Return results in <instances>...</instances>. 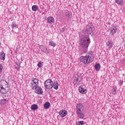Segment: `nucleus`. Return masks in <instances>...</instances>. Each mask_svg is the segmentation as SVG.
Returning a JSON list of instances; mask_svg holds the SVG:
<instances>
[{"label":"nucleus","mask_w":125,"mask_h":125,"mask_svg":"<svg viewBox=\"0 0 125 125\" xmlns=\"http://www.w3.org/2000/svg\"><path fill=\"white\" fill-rule=\"evenodd\" d=\"M9 99L6 98V99H2L0 100V105H4L6 104L7 102H8Z\"/></svg>","instance_id":"nucleus-14"},{"label":"nucleus","mask_w":125,"mask_h":125,"mask_svg":"<svg viewBox=\"0 0 125 125\" xmlns=\"http://www.w3.org/2000/svg\"><path fill=\"white\" fill-rule=\"evenodd\" d=\"M33 11H38L39 10V7L37 5H34L32 6Z\"/></svg>","instance_id":"nucleus-18"},{"label":"nucleus","mask_w":125,"mask_h":125,"mask_svg":"<svg viewBox=\"0 0 125 125\" xmlns=\"http://www.w3.org/2000/svg\"><path fill=\"white\" fill-rule=\"evenodd\" d=\"M77 112H81L82 110L83 109V104H77Z\"/></svg>","instance_id":"nucleus-10"},{"label":"nucleus","mask_w":125,"mask_h":125,"mask_svg":"<svg viewBox=\"0 0 125 125\" xmlns=\"http://www.w3.org/2000/svg\"><path fill=\"white\" fill-rule=\"evenodd\" d=\"M67 111L64 109H62L60 111L59 115L62 118H64V117H66V116H67Z\"/></svg>","instance_id":"nucleus-9"},{"label":"nucleus","mask_w":125,"mask_h":125,"mask_svg":"<svg viewBox=\"0 0 125 125\" xmlns=\"http://www.w3.org/2000/svg\"><path fill=\"white\" fill-rule=\"evenodd\" d=\"M77 125H83V121H79L77 122Z\"/></svg>","instance_id":"nucleus-27"},{"label":"nucleus","mask_w":125,"mask_h":125,"mask_svg":"<svg viewBox=\"0 0 125 125\" xmlns=\"http://www.w3.org/2000/svg\"><path fill=\"white\" fill-rule=\"evenodd\" d=\"M39 79L37 78H33L32 80L31 86L32 89H35V87L39 86Z\"/></svg>","instance_id":"nucleus-5"},{"label":"nucleus","mask_w":125,"mask_h":125,"mask_svg":"<svg viewBox=\"0 0 125 125\" xmlns=\"http://www.w3.org/2000/svg\"><path fill=\"white\" fill-rule=\"evenodd\" d=\"M58 86H59L58 83L56 82H54V83L52 85V87H53V88L55 89H58Z\"/></svg>","instance_id":"nucleus-17"},{"label":"nucleus","mask_w":125,"mask_h":125,"mask_svg":"<svg viewBox=\"0 0 125 125\" xmlns=\"http://www.w3.org/2000/svg\"><path fill=\"white\" fill-rule=\"evenodd\" d=\"M52 84H53V82L50 79H48L45 81L44 85L47 89H51Z\"/></svg>","instance_id":"nucleus-4"},{"label":"nucleus","mask_w":125,"mask_h":125,"mask_svg":"<svg viewBox=\"0 0 125 125\" xmlns=\"http://www.w3.org/2000/svg\"><path fill=\"white\" fill-rule=\"evenodd\" d=\"M80 62L85 65H87L94 60V55L92 52H88L85 56H82L80 58Z\"/></svg>","instance_id":"nucleus-2"},{"label":"nucleus","mask_w":125,"mask_h":125,"mask_svg":"<svg viewBox=\"0 0 125 125\" xmlns=\"http://www.w3.org/2000/svg\"><path fill=\"white\" fill-rule=\"evenodd\" d=\"M110 33L112 36L116 34L117 31H118V28L117 26L114 25H112L109 29Z\"/></svg>","instance_id":"nucleus-6"},{"label":"nucleus","mask_w":125,"mask_h":125,"mask_svg":"<svg viewBox=\"0 0 125 125\" xmlns=\"http://www.w3.org/2000/svg\"><path fill=\"white\" fill-rule=\"evenodd\" d=\"M2 69H3V66L0 63V74H1V72H2Z\"/></svg>","instance_id":"nucleus-26"},{"label":"nucleus","mask_w":125,"mask_h":125,"mask_svg":"<svg viewBox=\"0 0 125 125\" xmlns=\"http://www.w3.org/2000/svg\"><path fill=\"white\" fill-rule=\"evenodd\" d=\"M49 45H50L51 46H53V47H55V46H56V43L53 42V41L49 42Z\"/></svg>","instance_id":"nucleus-19"},{"label":"nucleus","mask_w":125,"mask_h":125,"mask_svg":"<svg viewBox=\"0 0 125 125\" xmlns=\"http://www.w3.org/2000/svg\"><path fill=\"white\" fill-rule=\"evenodd\" d=\"M0 60H5V53L3 51L0 53Z\"/></svg>","instance_id":"nucleus-16"},{"label":"nucleus","mask_w":125,"mask_h":125,"mask_svg":"<svg viewBox=\"0 0 125 125\" xmlns=\"http://www.w3.org/2000/svg\"><path fill=\"white\" fill-rule=\"evenodd\" d=\"M47 22L49 24H52L54 23V19L52 17H49L47 19Z\"/></svg>","instance_id":"nucleus-13"},{"label":"nucleus","mask_w":125,"mask_h":125,"mask_svg":"<svg viewBox=\"0 0 125 125\" xmlns=\"http://www.w3.org/2000/svg\"><path fill=\"white\" fill-rule=\"evenodd\" d=\"M17 70H19L20 69V64H17V66L16 67Z\"/></svg>","instance_id":"nucleus-29"},{"label":"nucleus","mask_w":125,"mask_h":125,"mask_svg":"<svg viewBox=\"0 0 125 125\" xmlns=\"http://www.w3.org/2000/svg\"><path fill=\"white\" fill-rule=\"evenodd\" d=\"M87 33L88 35H90V34H91V27L88 26Z\"/></svg>","instance_id":"nucleus-24"},{"label":"nucleus","mask_w":125,"mask_h":125,"mask_svg":"<svg viewBox=\"0 0 125 125\" xmlns=\"http://www.w3.org/2000/svg\"><path fill=\"white\" fill-rule=\"evenodd\" d=\"M80 44L82 51H83L84 53L87 52L88 46L90 44V38H89V37L85 36H82Z\"/></svg>","instance_id":"nucleus-1"},{"label":"nucleus","mask_w":125,"mask_h":125,"mask_svg":"<svg viewBox=\"0 0 125 125\" xmlns=\"http://www.w3.org/2000/svg\"><path fill=\"white\" fill-rule=\"evenodd\" d=\"M39 48L43 52H47V53H49L47 48L44 45H41L39 46Z\"/></svg>","instance_id":"nucleus-11"},{"label":"nucleus","mask_w":125,"mask_h":125,"mask_svg":"<svg viewBox=\"0 0 125 125\" xmlns=\"http://www.w3.org/2000/svg\"><path fill=\"white\" fill-rule=\"evenodd\" d=\"M77 116L80 119H83L85 117L84 114L82 113V111L77 112Z\"/></svg>","instance_id":"nucleus-15"},{"label":"nucleus","mask_w":125,"mask_h":125,"mask_svg":"<svg viewBox=\"0 0 125 125\" xmlns=\"http://www.w3.org/2000/svg\"><path fill=\"white\" fill-rule=\"evenodd\" d=\"M31 110H37L38 109V105L36 104H34L31 106Z\"/></svg>","instance_id":"nucleus-21"},{"label":"nucleus","mask_w":125,"mask_h":125,"mask_svg":"<svg viewBox=\"0 0 125 125\" xmlns=\"http://www.w3.org/2000/svg\"><path fill=\"white\" fill-rule=\"evenodd\" d=\"M78 89L79 92L82 93V94H86V93L87 92V90H86V89L83 88V86H80Z\"/></svg>","instance_id":"nucleus-8"},{"label":"nucleus","mask_w":125,"mask_h":125,"mask_svg":"<svg viewBox=\"0 0 125 125\" xmlns=\"http://www.w3.org/2000/svg\"><path fill=\"white\" fill-rule=\"evenodd\" d=\"M106 46L108 48H112L113 47V42L111 40H108L106 43Z\"/></svg>","instance_id":"nucleus-12"},{"label":"nucleus","mask_w":125,"mask_h":125,"mask_svg":"<svg viewBox=\"0 0 125 125\" xmlns=\"http://www.w3.org/2000/svg\"><path fill=\"white\" fill-rule=\"evenodd\" d=\"M113 89H114L115 92H116V87L114 88V87H113Z\"/></svg>","instance_id":"nucleus-30"},{"label":"nucleus","mask_w":125,"mask_h":125,"mask_svg":"<svg viewBox=\"0 0 125 125\" xmlns=\"http://www.w3.org/2000/svg\"><path fill=\"white\" fill-rule=\"evenodd\" d=\"M49 106H50V104L49 102H46L44 104L45 109H48Z\"/></svg>","instance_id":"nucleus-20"},{"label":"nucleus","mask_w":125,"mask_h":125,"mask_svg":"<svg viewBox=\"0 0 125 125\" xmlns=\"http://www.w3.org/2000/svg\"><path fill=\"white\" fill-rule=\"evenodd\" d=\"M116 1L118 4H120L121 5H122L124 3V1H123V0H116Z\"/></svg>","instance_id":"nucleus-23"},{"label":"nucleus","mask_w":125,"mask_h":125,"mask_svg":"<svg viewBox=\"0 0 125 125\" xmlns=\"http://www.w3.org/2000/svg\"><path fill=\"white\" fill-rule=\"evenodd\" d=\"M11 26L12 27V28H16V27H17V25H16V23H15V22H13Z\"/></svg>","instance_id":"nucleus-25"},{"label":"nucleus","mask_w":125,"mask_h":125,"mask_svg":"<svg viewBox=\"0 0 125 125\" xmlns=\"http://www.w3.org/2000/svg\"><path fill=\"white\" fill-rule=\"evenodd\" d=\"M95 68L96 69V71H99V70H100V64H99V63L95 64Z\"/></svg>","instance_id":"nucleus-22"},{"label":"nucleus","mask_w":125,"mask_h":125,"mask_svg":"<svg viewBox=\"0 0 125 125\" xmlns=\"http://www.w3.org/2000/svg\"><path fill=\"white\" fill-rule=\"evenodd\" d=\"M8 91V83L4 81H0V92L3 94H5Z\"/></svg>","instance_id":"nucleus-3"},{"label":"nucleus","mask_w":125,"mask_h":125,"mask_svg":"<svg viewBox=\"0 0 125 125\" xmlns=\"http://www.w3.org/2000/svg\"><path fill=\"white\" fill-rule=\"evenodd\" d=\"M42 62H39L38 63V67H39V68H41V67H42Z\"/></svg>","instance_id":"nucleus-28"},{"label":"nucleus","mask_w":125,"mask_h":125,"mask_svg":"<svg viewBox=\"0 0 125 125\" xmlns=\"http://www.w3.org/2000/svg\"><path fill=\"white\" fill-rule=\"evenodd\" d=\"M34 89H35V93L37 94H42V88L41 86H37L35 87Z\"/></svg>","instance_id":"nucleus-7"}]
</instances>
